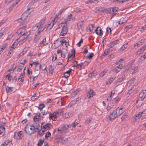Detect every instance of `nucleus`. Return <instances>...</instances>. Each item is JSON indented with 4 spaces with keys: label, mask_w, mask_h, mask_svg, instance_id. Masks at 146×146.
Masks as SVG:
<instances>
[{
    "label": "nucleus",
    "mask_w": 146,
    "mask_h": 146,
    "mask_svg": "<svg viewBox=\"0 0 146 146\" xmlns=\"http://www.w3.org/2000/svg\"><path fill=\"white\" fill-rule=\"evenodd\" d=\"M120 100V99L118 97H116L113 99L112 101L115 104H117L118 103V102Z\"/></svg>",
    "instance_id": "nucleus-47"
},
{
    "label": "nucleus",
    "mask_w": 146,
    "mask_h": 146,
    "mask_svg": "<svg viewBox=\"0 0 146 146\" xmlns=\"http://www.w3.org/2000/svg\"><path fill=\"white\" fill-rule=\"evenodd\" d=\"M107 70L106 69L104 70L100 74L99 76L101 77H103L106 73Z\"/></svg>",
    "instance_id": "nucleus-46"
},
{
    "label": "nucleus",
    "mask_w": 146,
    "mask_h": 146,
    "mask_svg": "<svg viewBox=\"0 0 146 146\" xmlns=\"http://www.w3.org/2000/svg\"><path fill=\"white\" fill-rule=\"evenodd\" d=\"M145 59V58L144 56H141L140 58H139L138 61L139 62H141L143 61Z\"/></svg>",
    "instance_id": "nucleus-53"
},
{
    "label": "nucleus",
    "mask_w": 146,
    "mask_h": 146,
    "mask_svg": "<svg viewBox=\"0 0 146 146\" xmlns=\"http://www.w3.org/2000/svg\"><path fill=\"white\" fill-rule=\"evenodd\" d=\"M33 64H36V65H38V68L37 69V70H38L40 69L41 67V64L38 63V61L34 62H33Z\"/></svg>",
    "instance_id": "nucleus-51"
},
{
    "label": "nucleus",
    "mask_w": 146,
    "mask_h": 146,
    "mask_svg": "<svg viewBox=\"0 0 146 146\" xmlns=\"http://www.w3.org/2000/svg\"><path fill=\"white\" fill-rule=\"evenodd\" d=\"M138 66H136L132 68L131 71L132 74L136 73L138 70Z\"/></svg>",
    "instance_id": "nucleus-44"
},
{
    "label": "nucleus",
    "mask_w": 146,
    "mask_h": 146,
    "mask_svg": "<svg viewBox=\"0 0 146 146\" xmlns=\"http://www.w3.org/2000/svg\"><path fill=\"white\" fill-rule=\"evenodd\" d=\"M86 63H87L86 64V65H88V64L89 63V62H88L87 61H85L84 62H81L79 64H78V68H81L83 65V64H85Z\"/></svg>",
    "instance_id": "nucleus-42"
},
{
    "label": "nucleus",
    "mask_w": 146,
    "mask_h": 146,
    "mask_svg": "<svg viewBox=\"0 0 146 146\" xmlns=\"http://www.w3.org/2000/svg\"><path fill=\"white\" fill-rule=\"evenodd\" d=\"M146 49V46H145L141 48L140 49L137 50L136 52V55L140 54L143 53L144 51Z\"/></svg>",
    "instance_id": "nucleus-18"
},
{
    "label": "nucleus",
    "mask_w": 146,
    "mask_h": 146,
    "mask_svg": "<svg viewBox=\"0 0 146 146\" xmlns=\"http://www.w3.org/2000/svg\"><path fill=\"white\" fill-rule=\"evenodd\" d=\"M68 28L67 27V25H64L62 29V31L60 33V35L64 36L66 35L68 31Z\"/></svg>",
    "instance_id": "nucleus-12"
},
{
    "label": "nucleus",
    "mask_w": 146,
    "mask_h": 146,
    "mask_svg": "<svg viewBox=\"0 0 146 146\" xmlns=\"http://www.w3.org/2000/svg\"><path fill=\"white\" fill-rule=\"evenodd\" d=\"M0 146H13L12 142L9 140H6L3 143L1 144Z\"/></svg>",
    "instance_id": "nucleus-15"
},
{
    "label": "nucleus",
    "mask_w": 146,
    "mask_h": 146,
    "mask_svg": "<svg viewBox=\"0 0 146 146\" xmlns=\"http://www.w3.org/2000/svg\"><path fill=\"white\" fill-rule=\"evenodd\" d=\"M67 53V50L65 49H64L62 50L61 54V57L65 58V55Z\"/></svg>",
    "instance_id": "nucleus-36"
},
{
    "label": "nucleus",
    "mask_w": 146,
    "mask_h": 146,
    "mask_svg": "<svg viewBox=\"0 0 146 146\" xmlns=\"http://www.w3.org/2000/svg\"><path fill=\"white\" fill-rule=\"evenodd\" d=\"M97 72L96 70H94L91 73L89 74V76L91 77H95L97 75Z\"/></svg>",
    "instance_id": "nucleus-37"
},
{
    "label": "nucleus",
    "mask_w": 146,
    "mask_h": 146,
    "mask_svg": "<svg viewBox=\"0 0 146 146\" xmlns=\"http://www.w3.org/2000/svg\"><path fill=\"white\" fill-rule=\"evenodd\" d=\"M46 42V38H45L40 42V43L38 44V46L39 47H42L45 46L46 44H47Z\"/></svg>",
    "instance_id": "nucleus-23"
},
{
    "label": "nucleus",
    "mask_w": 146,
    "mask_h": 146,
    "mask_svg": "<svg viewBox=\"0 0 146 146\" xmlns=\"http://www.w3.org/2000/svg\"><path fill=\"white\" fill-rule=\"evenodd\" d=\"M48 69L49 73H50L52 75L53 72V67L52 66V65H50L49 66Z\"/></svg>",
    "instance_id": "nucleus-41"
},
{
    "label": "nucleus",
    "mask_w": 146,
    "mask_h": 146,
    "mask_svg": "<svg viewBox=\"0 0 146 146\" xmlns=\"http://www.w3.org/2000/svg\"><path fill=\"white\" fill-rule=\"evenodd\" d=\"M44 140H42V139H40L38 140V143L37 144V145L38 146H41L43 144Z\"/></svg>",
    "instance_id": "nucleus-52"
},
{
    "label": "nucleus",
    "mask_w": 146,
    "mask_h": 146,
    "mask_svg": "<svg viewBox=\"0 0 146 146\" xmlns=\"http://www.w3.org/2000/svg\"><path fill=\"white\" fill-rule=\"evenodd\" d=\"M54 23L53 22H51L46 27V30H49L51 29L53 27Z\"/></svg>",
    "instance_id": "nucleus-33"
},
{
    "label": "nucleus",
    "mask_w": 146,
    "mask_h": 146,
    "mask_svg": "<svg viewBox=\"0 0 146 146\" xmlns=\"http://www.w3.org/2000/svg\"><path fill=\"white\" fill-rule=\"evenodd\" d=\"M83 25V21H82L79 23L78 25V29L79 30L81 29Z\"/></svg>",
    "instance_id": "nucleus-39"
},
{
    "label": "nucleus",
    "mask_w": 146,
    "mask_h": 146,
    "mask_svg": "<svg viewBox=\"0 0 146 146\" xmlns=\"http://www.w3.org/2000/svg\"><path fill=\"white\" fill-rule=\"evenodd\" d=\"M144 42V40L142 39L141 40L138 42L136 44H134V47L135 49H137L138 47L141 46Z\"/></svg>",
    "instance_id": "nucleus-19"
},
{
    "label": "nucleus",
    "mask_w": 146,
    "mask_h": 146,
    "mask_svg": "<svg viewBox=\"0 0 146 146\" xmlns=\"http://www.w3.org/2000/svg\"><path fill=\"white\" fill-rule=\"evenodd\" d=\"M114 78H113V77L112 78H110L108 80V81L107 82L106 84H108V82L110 84L114 80Z\"/></svg>",
    "instance_id": "nucleus-62"
},
{
    "label": "nucleus",
    "mask_w": 146,
    "mask_h": 146,
    "mask_svg": "<svg viewBox=\"0 0 146 146\" xmlns=\"http://www.w3.org/2000/svg\"><path fill=\"white\" fill-rule=\"evenodd\" d=\"M46 27L44 26H37V27L38 28V30L37 32L39 33L40 34V33L43 31L45 29Z\"/></svg>",
    "instance_id": "nucleus-27"
},
{
    "label": "nucleus",
    "mask_w": 146,
    "mask_h": 146,
    "mask_svg": "<svg viewBox=\"0 0 146 146\" xmlns=\"http://www.w3.org/2000/svg\"><path fill=\"white\" fill-rule=\"evenodd\" d=\"M72 17V14H70L69 15H68L66 19L67 21H70L71 20Z\"/></svg>",
    "instance_id": "nucleus-57"
},
{
    "label": "nucleus",
    "mask_w": 146,
    "mask_h": 146,
    "mask_svg": "<svg viewBox=\"0 0 146 146\" xmlns=\"http://www.w3.org/2000/svg\"><path fill=\"white\" fill-rule=\"evenodd\" d=\"M28 17L26 13H23L21 16V19L23 21V23L27 22V19Z\"/></svg>",
    "instance_id": "nucleus-20"
},
{
    "label": "nucleus",
    "mask_w": 146,
    "mask_h": 146,
    "mask_svg": "<svg viewBox=\"0 0 146 146\" xmlns=\"http://www.w3.org/2000/svg\"><path fill=\"white\" fill-rule=\"evenodd\" d=\"M112 48V46H110L109 48L105 50L103 55L105 56L108 54L110 52V51H111L113 50Z\"/></svg>",
    "instance_id": "nucleus-25"
},
{
    "label": "nucleus",
    "mask_w": 146,
    "mask_h": 146,
    "mask_svg": "<svg viewBox=\"0 0 146 146\" xmlns=\"http://www.w3.org/2000/svg\"><path fill=\"white\" fill-rule=\"evenodd\" d=\"M62 110H60L58 111H56L55 112V113H56L57 116L58 117L60 116L62 113Z\"/></svg>",
    "instance_id": "nucleus-49"
},
{
    "label": "nucleus",
    "mask_w": 146,
    "mask_h": 146,
    "mask_svg": "<svg viewBox=\"0 0 146 146\" xmlns=\"http://www.w3.org/2000/svg\"><path fill=\"white\" fill-rule=\"evenodd\" d=\"M80 90L78 89H77L75 91H74L72 94V96L74 97L78 94V93L79 92Z\"/></svg>",
    "instance_id": "nucleus-38"
},
{
    "label": "nucleus",
    "mask_w": 146,
    "mask_h": 146,
    "mask_svg": "<svg viewBox=\"0 0 146 146\" xmlns=\"http://www.w3.org/2000/svg\"><path fill=\"white\" fill-rule=\"evenodd\" d=\"M128 44L127 43H125L120 48L119 50L121 51H122L125 50L128 46Z\"/></svg>",
    "instance_id": "nucleus-31"
},
{
    "label": "nucleus",
    "mask_w": 146,
    "mask_h": 146,
    "mask_svg": "<svg viewBox=\"0 0 146 146\" xmlns=\"http://www.w3.org/2000/svg\"><path fill=\"white\" fill-rule=\"evenodd\" d=\"M13 87H9L8 86H6V90L7 93H10L12 92L13 91Z\"/></svg>",
    "instance_id": "nucleus-29"
},
{
    "label": "nucleus",
    "mask_w": 146,
    "mask_h": 146,
    "mask_svg": "<svg viewBox=\"0 0 146 146\" xmlns=\"http://www.w3.org/2000/svg\"><path fill=\"white\" fill-rule=\"evenodd\" d=\"M76 103V102L75 100H73L69 104L68 106L70 107H73L74 106Z\"/></svg>",
    "instance_id": "nucleus-43"
},
{
    "label": "nucleus",
    "mask_w": 146,
    "mask_h": 146,
    "mask_svg": "<svg viewBox=\"0 0 146 146\" xmlns=\"http://www.w3.org/2000/svg\"><path fill=\"white\" fill-rule=\"evenodd\" d=\"M70 127V125H68L62 126L58 128V133H62L68 132L69 131V129L68 128Z\"/></svg>",
    "instance_id": "nucleus-3"
},
{
    "label": "nucleus",
    "mask_w": 146,
    "mask_h": 146,
    "mask_svg": "<svg viewBox=\"0 0 146 146\" xmlns=\"http://www.w3.org/2000/svg\"><path fill=\"white\" fill-rule=\"evenodd\" d=\"M133 27V25H127L125 27V29L128 30V29Z\"/></svg>",
    "instance_id": "nucleus-64"
},
{
    "label": "nucleus",
    "mask_w": 146,
    "mask_h": 146,
    "mask_svg": "<svg viewBox=\"0 0 146 146\" xmlns=\"http://www.w3.org/2000/svg\"><path fill=\"white\" fill-rule=\"evenodd\" d=\"M61 22L60 24L59 25L58 27H57V29L60 28L61 27H62V24H64V25H66L67 23V21L66 20V19L62 18L61 20Z\"/></svg>",
    "instance_id": "nucleus-22"
},
{
    "label": "nucleus",
    "mask_w": 146,
    "mask_h": 146,
    "mask_svg": "<svg viewBox=\"0 0 146 146\" xmlns=\"http://www.w3.org/2000/svg\"><path fill=\"white\" fill-rule=\"evenodd\" d=\"M51 126V124L49 123H42L41 124V128L45 131L50 129Z\"/></svg>",
    "instance_id": "nucleus-6"
},
{
    "label": "nucleus",
    "mask_w": 146,
    "mask_h": 146,
    "mask_svg": "<svg viewBox=\"0 0 146 146\" xmlns=\"http://www.w3.org/2000/svg\"><path fill=\"white\" fill-rule=\"evenodd\" d=\"M110 115L107 119V120L108 121H110L111 120H113L118 116L117 112L115 109L112 112H110Z\"/></svg>",
    "instance_id": "nucleus-2"
},
{
    "label": "nucleus",
    "mask_w": 146,
    "mask_h": 146,
    "mask_svg": "<svg viewBox=\"0 0 146 146\" xmlns=\"http://www.w3.org/2000/svg\"><path fill=\"white\" fill-rule=\"evenodd\" d=\"M113 107V106L111 105V103H110L108 104L107 109L108 110H109Z\"/></svg>",
    "instance_id": "nucleus-56"
},
{
    "label": "nucleus",
    "mask_w": 146,
    "mask_h": 146,
    "mask_svg": "<svg viewBox=\"0 0 146 146\" xmlns=\"http://www.w3.org/2000/svg\"><path fill=\"white\" fill-rule=\"evenodd\" d=\"M5 31L4 29H3L0 31V38L5 33Z\"/></svg>",
    "instance_id": "nucleus-45"
},
{
    "label": "nucleus",
    "mask_w": 146,
    "mask_h": 146,
    "mask_svg": "<svg viewBox=\"0 0 146 146\" xmlns=\"http://www.w3.org/2000/svg\"><path fill=\"white\" fill-rule=\"evenodd\" d=\"M95 32L98 35L102 36L103 35V31L100 27H97L95 31Z\"/></svg>",
    "instance_id": "nucleus-16"
},
{
    "label": "nucleus",
    "mask_w": 146,
    "mask_h": 146,
    "mask_svg": "<svg viewBox=\"0 0 146 146\" xmlns=\"http://www.w3.org/2000/svg\"><path fill=\"white\" fill-rule=\"evenodd\" d=\"M40 125L38 123H34L33 124L27 125L25 127V131L26 133L29 135H31L37 131V129H38Z\"/></svg>",
    "instance_id": "nucleus-1"
},
{
    "label": "nucleus",
    "mask_w": 146,
    "mask_h": 146,
    "mask_svg": "<svg viewBox=\"0 0 146 146\" xmlns=\"http://www.w3.org/2000/svg\"><path fill=\"white\" fill-rule=\"evenodd\" d=\"M128 117V115L127 114H124L121 118V121H123L125 119L127 118Z\"/></svg>",
    "instance_id": "nucleus-61"
},
{
    "label": "nucleus",
    "mask_w": 146,
    "mask_h": 146,
    "mask_svg": "<svg viewBox=\"0 0 146 146\" xmlns=\"http://www.w3.org/2000/svg\"><path fill=\"white\" fill-rule=\"evenodd\" d=\"M41 37L40 34L39 33L37 32V33L36 34L34 37V43H37L38 42L39 39Z\"/></svg>",
    "instance_id": "nucleus-17"
},
{
    "label": "nucleus",
    "mask_w": 146,
    "mask_h": 146,
    "mask_svg": "<svg viewBox=\"0 0 146 146\" xmlns=\"http://www.w3.org/2000/svg\"><path fill=\"white\" fill-rule=\"evenodd\" d=\"M137 88V85H133L131 88L130 90H129L128 91V93L130 94L131 93L132 91H133L135 89Z\"/></svg>",
    "instance_id": "nucleus-35"
},
{
    "label": "nucleus",
    "mask_w": 146,
    "mask_h": 146,
    "mask_svg": "<svg viewBox=\"0 0 146 146\" xmlns=\"http://www.w3.org/2000/svg\"><path fill=\"white\" fill-rule=\"evenodd\" d=\"M145 113V111L144 110L142 112H139L137 114L134 115L137 119H139L141 116H143V114Z\"/></svg>",
    "instance_id": "nucleus-28"
},
{
    "label": "nucleus",
    "mask_w": 146,
    "mask_h": 146,
    "mask_svg": "<svg viewBox=\"0 0 146 146\" xmlns=\"http://www.w3.org/2000/svg\"><path fill=\"white\" fill-rule=\"evenodd\" d=\"M125 78V76H123L121 77L118 78L117 80L115 82V85H116V86L119 85L121 84V83L122 82Z\"/></svg>",
    "instance_id": "nucleus-13"
},
{
    "label": "nucleus",
    "mask_w": 146,
    "mask_h": 146,
    "mask_svg": "<svg viewBox=\"0 0 146 146\" xmlns=\"http://www.w3.org/2000/svg\"><path fill=\"white\" fill-rule=\"evenodd\" d=\"M104 11L107 13H111V8L105 9Z\"/></svg>",
    "instance_id": "nucleus-54"
},
{
    "label": "nucleus",
    "mask_w": 146,
    "mask_h": 146,
    "mask_svg": "<svg viewBox=\"0 0 146 146\" xmlns=\"http://www.w3.org/2000/svg\"><path fill=\"white\" fill-rule=\"evenodd\" d=\"M11 73H9L6 75V78L7 77V79L9 81H11L12 79V77L10 76Z\"/></svg>",
    "instance_id": "nucleus-58"
},
{
    "label": "nucleus",
    "mask_w": 146,
    "mask_h": 146,
    "mask_svg": "<svg viewBox=\"0 0 146 146\" xmlns=\"http://www.w3.org/2000/svg\"><path fill=\"white\" fill-rule=\"evenodd\" d=\"M60 41L61 42V44L64 47H67L69 44V42L63 38H58L54 41V44H56L57 42Z\"/></svg>",
    "instance_id": "nucleus-4"
},
{
    "label": "nucleus",
    "mask_w": 146,
    "mask_h": 146,
    "mask_svg": "<svg viewBox=\"0 0 146 146\" xmlns=\"http://www.w3.org/2000/svg\"><path fill=\"white\" fill-rule=\"evenodd\" d=\"M94 25L93 24H91L89 26L88 29L90 32H91L94 29Z\"/></svg>",
    "instance_id": "nucleus-55"
},
{
    "label": "nucleus",
    "mask_w": 146,
    "mask_h": 146,
    "mask_svg": "<svg viewBox=\"0 0 146 146\" xmlns=\"http://www.w3.org/2000/svg\"><path fill=\"white\" fill-rule=\"evenodd\" d=\"M75 50L74 49H73L71 50L70 53H69L68 54V59H69L70 58L72 55H73L75 56Z\"/></svg>",
    "instance_id": "nucleus-30"
},
{
    "label": "nucleus",
    "mask_w": 146,
    "mask_h": 146,
    "mask_svg": "<svg viewBox=\"0 0 146 146\" xmlns=\"http://www.w3.org/2000/svg\"><path fill=\"white\" fill-rule=\"evenodd\" d=\"M24 77L19 76V78L18 80V81L21 82V83L23 82L24 81Z\"/></svg>",
    "instance_id": "nucleus-63"
},
{
    "label": "nucleus",
    "mask_w": 146,
    "mask_h": 146,
    "mask_svg": "<svg viewBox=\"0 0 146 146\" xmlns=\"http://www.w3.org/2000/svg\"><path fill=\"white\" fill-rule=\"evenodd\" d=\"M117 112V115L119 116L125 111V109L123 106H121L120 108L118 107L115 109Z\"/></svg>",
    "instance_id": "nucleus-7"
},
{
    "label": "nucleus",
    "mask_w": 146,
    "mask_h": 146,
    "mask_svg": "<svg viewBox=\"0 0 146 146\" xmlns=\"http://www.w3.org/2000/svg\"><path fill=\"white\" fill-rule=\"evenodd\" d=\"M47 23V21L46 20V17L42 19L38 23V25L40 26L46 27Z\"/></svg>",
    "instance_id": "nucleus-8"
},
{
    "label": "nucleus",
    "mask_w": 146,
    "mask_h": 146,
    "mask_svg": "<svg viewBox=\"0 0 146 146\" xmlns=\"http://www.w3.org/2000/svg\"><path fill=\"white\" fill-rule=\"evenodd\" d=\"M36 130L38 132V134L39 135H43L44 134V132L45 131L43 129H41V130H40L39 128L38 129H37Z\"/></svg>",
    "instance_id": "nucleus-40"
},
{
    "label": "nucleus",
    "mask_w": 146,
    "mask_h": 146,
    "mask_svg": "<svg viewBox=\"0 0 146 146\" xmlns=\"http://www.w3.org/2000/svg\"><path fill=\"white\" fill-rule=\"evenodd\" d=\"M120 41L118 40H115L113 41L112 42H110L109 44V45L110 46H112V47L117 44H118L119 43Z\"/></svg>",
    "instance_id": "nucleus-26"
},
{
    "label": "nucleus",
    "mask_w": 146,
    "mask_h": 146,
    "mask_svg": "<svg viewBox=\"0 0 146 146\" xmlns=\"http://www.w3.org/2000/svg\"><path fill=\"white\" fill-rule=\"evenodd\" d=\"M138 119L137 118H136L135 116H133L132 118L131 121L132 123H135Z\"/></svg>",
    "instance_id": "nucleus-60"
},
{
    "label": "nucleus",
    "mask_w": 146,
    "mask_h": 146,
    "mask_svg": "<svg viewBox=\"0 0 146 146\" xmlns=\"http://www.w3.org/2000/svg\"><path fill=\"white\" fill-rule=\"evenodd\" d=\"M72 69L70 68L68 71H66L64 73V77L66 78H68L70 76V73L71 72Z\"/></svg>",
    "instance_id": "nucleus-24"
},
{
    "label": "nucleus",
    "mask_w": 146,
    "mask_h": 146,
    "mask_svg": "<svg viewBox=\"0 0 146 146\" xmlns=\"http://www.w3.org/2000/svg\"><path fill=\"white\" fill-rule=\"evenodd\" d=\"M7 44L6 43L3 44L0 47V52L1 53H2L3 50L7 47Z\"/></svg>",
    "instance_id": "nucleus-34"
},
{
    "label": "nucleus",
    "mask_w": 146,
    "mask_h": 146,
    "mask_svg": "<svg viewBox=\"0 0 146 146\" xmlns=\"http://www.w3.org/2000/svg\"><path fill=\"white\" fill-rule=\"evenodd\" d=\"M23 136V131H20L19 132H16L15 133L14 137L16 139L20 140L22 139Z\"/></svg>",
    "instance_id": "nucleus-5"
},
{
    "label": "nucleus",
    "mask_w": 146,
    "mask_h": 146,
    "mask_svg": "<svg viewBox=\"0 0 146 146\" xmlns=\"http://www.w3.org/2000/svg\"><path fill=\"white\" fill-rule=\"evenodd\" d=\"M48 113L49 114V118L50 119H52L53 121L56 120V119L58 117L56 113H55V112L52 114L51 112H48Z\"/></svg>",
    "instance_id": "nucleus-11"
},
{
    "label": "nucleus",
    "mask_w": 146,
    "mask_h": 146,
    "mask_svg": "<svg viewBox=\"0 0 146 146\" xmlns=\"http://www.w3.org/2000/svg\"><path fill=\"white\" fill-rule=\"evenodd\" d=\"M40 119V113H35L33 118V121L35 122H38L37 123H38L39 124H40L39 123V121Z\"/></svg>",
    "instance_id": "nucleus-14"
},
{
    "label": "nucleus",
    "mask_w": 146,
    "mask_h": 146,
    "mask_svg": "<svg viewBox=\"0 0 146 146\" xmlns=\"http://www.w3.org/2000/svg\"><path fill=\"white\" fill-rule=\"evenodd\" d=\"M123 68V66L122 64H119V65L116 67L114 69V70L116 73H117L119 72Z\"/></svg>",
    "instance_id": "nucleus-21"
},
{
    "label": "nucleus",
    "mask_w": 146,
    "mask_h": 146,
    "mask_svg": "<svg viewBox=\"0 0 146 146\" xmlns=\"http://www.w3.org/2000/svg\"><path fill=\"white\" fill-rule=\"evenodd\" d=\"M126 22V21L124 20V19L123 17L121 18L120 21H119L118 23L119 24H122Z\"/></svg>",
    "instance_id": "nucleus-48"
},
{
    "label": "nucleus",
    "mask_w": 146,
    "mask_h": 146,
    "mask_svg": "<svg viewBox=\"0 0 146 146\" xmlns=\"http://www.w3.org/2000/svg\"><path fill=\"white\" fill-rule=\"evenodd\" d=\"M41 113L43 115L41 116V118H44L43 116L44 115H46L47 114V113H48V112L47 113V111L45 110H43L42 111Z\"/></svg>",
    "instance_id": "nucleus-59"
},
{
    "label": "nucleus",
    "mask_w": 146,
    "mask_h": 146,
    "mask_svg": "<svg viewBox=\"0 0 146 146\" xmlns=\"http://www.w3.org/2000/svg\"><path fill=\"white\" fill-rule=\"evenodd\" d=\"M96 94V92L92 89L89 90L86 93V96L88 99L93 97Z\"/></svg>",
    "instance_id": "nucleus-9"
},
{
    "label": "nucleus",
    "mask_w": 146,
    "mask_h": 146,
    "mask_svg": "<svg viewBox=\"0 0 146 146\" xmlns=\"http://www.w3.org/2000/svg\"><path fill=\"white\" fill-rule=\"evenodd\" d=\"M5 132V128L3 126L0 127V135H3Z\"/></svg>",
    "instance_id": "nucleus-32"
},
{
    "label": "nucleus",
    "mask_w": 146,
    "mask_h": 146,
    "mask_svg": "<svg viewBox=\"0 0 146 146\" xmlns=\"http://www.w3.org/2000/svg\"><path fill=\"white\" fill-rule=\"evenodd\" d=\"M36 107L38 108L39 110H41L43 108H44L45 105L43 104H39L38 107Z\"/></svg>",
    "instance_id": "nucleus-50"
},
{
    "label": "nucleus",
    "mask_w": 146,
    "mask_h": 146,
    "mask_svg": "<svg viewBox=\"0 0 146 146\" xmlns=\"http://www.w3.org/2000/svg\"><path fill=\"white\" fill-rule=\"evenodd\" d=\"M140 100L143 101L146 98V90H143L139 95Z\"/></svg>",
    "instance_id": "nucleus-10"
}]
</instances>
